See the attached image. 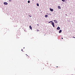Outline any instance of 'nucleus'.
I'll return each mask as SVG.
<instances>
[{"mask_svg": "<svg viewBox=\"0 0 75 75\" xmlns=\"http://www.w3.org/2000/svg\"><path fill=\"white\" fill-rule=\"evenodd\" d=\"M52 25L53 27H55V25H54V23L53 22H52Z\"/></svg>", "mask_w": 75, "mask_h": 75, "instance_id": "nucleus-1", "label": "nucleus"}, {"mask_svg": "<svg viewBox=\"0 0 75 75\" xmlns=\"http://www.w3.org/2000/svg\"><path fill=\"white\" fill-rule=\"evenodd\" d=\"M4 4L5 5H7V4H8V3L7 2H4Z\"/></svg>", "mask_w": 75, "mask_h": 75, "instance_id": "nucleus-2", "label": "nucleus"}, {"mask_svg": "<svg viewBox=\"0 0 75 75\" xmlns=\"http://www.w3.org/2000/svg\"><path fill=\"white\" fill-rule=\"evenodd\" d=\"M50 10L51 11H54V9L51 8H50Z\"/></svg>", "mask_w": 75, "mask_h": 75, "instance_id": "nucleus-3", "label": "nucleus"}, {"mask_svg": "<svg viewBox=\"0 0 75 75\" xmlns=\"http://www.w3.org/2000/svg\"><path fill=\"white\" fill-rule=\"evenodd\" d=\"M29 28H30V30H32V27H31V25L30 26Z\"/></svg>", "mask_w": 75, "mask_h": 75, "instance_id": "nucleus-4", "label": "nucleus"}, {"mask_svg": "<svg viewBox=\"0 0 75 75\" xmlns=\"http://www.w3.org/2000/svg\"><path fill=\"white\" fill-rule=\"evenodd\" d=\"M60 27H57V30H60Z\"/></svg>", "mask_w": 75, "mask_h": 75, "instance_id": "nucleus-5", "label": "nucleus"}, {"mask_svg": "<svg viewBox=\"0 0 75 75\" xmlns=\"http://www.w3.org/2000/svg\"><path fill=\"white\" fill-rule=\"evenodd\" d=\"M58 8H59V9H61V7H60V6H58Z\"/></svg>", "mask_w": 75, "mask_h": 75, "instance_id": "nucleus-6", "label": "nucleus"}, {"mask_svg": "<svg viewBox=\"0 0 75 75\" xmlns=\"http://www.w3.org/2000/svg\"><path fill=\"white\" fill-rule=\"evenodd\" d=\"M55 23H57V21H56V20H54Z\"/></svg>", "mask_w": 75, "mask_h": 75, "instance_id": "nucleus-7", "label": "nucleus"}, {"mask_svg": "<svg viewBox=\"0 0 75 75\" xmlns=\"http://www.w3.org/2000/svg\"><path fill=\"white\" fill-rule=\"evenodd\" d=\"M61 32H62V30H59V33H61Z\"/></svg>", "mask_w": 75, "mask_h": 75, "instance_id": "nucleus-8", "label": "nucleus"}, {"mask_svg": "<svg viewBox=\"0 0 75 75\" xmlns=\"http://www.w3.org/2000/svg\"><path fill=\"white\" fill-rule=\"evenodd\" d=\"M45 17H48V15H46L45 16Z\"/></svg>", "mask_w": 75, "mask_h": 75, "instance_id": "nucleus-9", "label": "nucleus"}, {"mask_svg": "<svg viewBox=\"0 0 75 75\" xmlns=\"http://www.w3.org/2000/svg\"><path fill=\"white\" fill-rule=\"evenodd\" d=\"M62 1H63V2H65V0H62Z\"/></svg>", "mask_w": 75, "mask_h": 75, "instance_id": "nucleus-10", "label": "nucleus"}, {"mask_svg": "<svg viewBox=\"0 0 75 75\" xmlns=\"http://www.w3.org/2000/svg\"><path fill=\"white\" fill-rule=\"evenodd\" d=\"M37 6H39V4H37Z\"/></svg>", "mask_w": 75, "mask_h": 75, "instance_id": "nucleus-11", "label": "nucleus"}, {"mask_svg": "<svg viewBox=\"0 0 75 75\" xmlns=\"http://www.w3.org/2000/svg\"><path fill=\"white\" fill-rule=\"evenodd\" d=\"M28 3H30V1H28Z\"/></svg>", "mask_w": 75, "mask_h": 75, "instance_id": "nucleus-12", "label": "nucleus"}, {"mask_svg": "<svg viewBox=\"0 0 75 75\" xmlns=\"http://www.w3.org/2000/svg\"><path fill=\"white\" fill-rule=\"evenodd\" d=\"M29 17H31L32 16L30 15H29Z\"/></svg>", "mask_w": 75, "mask_h": 75, "instance_id": "nucleus-13", "label": "nucleus"}, {"mask_svg": "<svg viewBox=\"0 0 75 75\" xmlns=\"http://www.w3.org/2000/svg\"><path fill=\"white\" fill-rule=\"evenodd\" d=\"M51 22H52V21H50V22H49V23H51Z\"/></svg>", "mask_w": 75, "mask_h": 75, "instance_id": "nucleus-14", "label": "nucleus"}, {"mask_svg": "<svg viewBox=\"0 0 75 75\" xmlns=\"http://www.w3.org/2000/svg\"><path fill=\"white\" fill-rule=\"evenodd\" d=\"M37 25H38V26H39V25L38 24H37Z\"/></svg>", "mask_w": 75, "mask_h": 75, "instance_id": "nucleus-15", "label": "nucleus"}, {"mask_svg": "<svg viewBox=\"0 0 75 75\" xmlns=\"http://www.w3.org/2000/svg\"><path fill=\"white\" fill-rule=\"evenodd\" d=\"M73 38H75V37H73Z\"/></svg>", "mask_w": 75, "mask_h": 75, "instance_id": "nucleus-16", "label": "nucleus"}, {"mask_svg": "<svg viewBox=\"0 0 75 75\" xmlns=\"http://www.w3.org/2000/svg\"><path fill=\"white\" fill-rule=\"evenodd\" d=\"M11 1V0H10L9 1Z\"/></svg>", "mask_w": 75, "mask_h": 75, "instance_id": "nucleus-17", "label": "nucleus"}, {"mask_svg": "<svg viewBox=\"0 0 75 75\" xmlns=\"http://www.w3.org/2000/svg\"><path fill=\"white\" fill-rule=\"evenodd\" d=\"M23 49H21V51H23Z\"/></svg>", "mask_w": 75, "mask_h": 75, "instance_id": "nucleus-18", "label": "nucleus"}, {"mask_svg": "<svg viewBox=\"0 0 75 75\" xmlns=\"http://www.w3.org/2000/svg\"><path fill=\"white\" fill-rule=\"evenodd\" d=\"M62 38V40L63 39V38Z\"/></svg>", "mask_w": 75, "mask_h": 75, "instance_id": "nucleus-19", "label": "nucleus"}, {"mask_svg": "<svg viewBox=\"0 0 75 75\" xmlns=\"http://www.w3.org/2000/svg\"><path fill=\"white\" fill-rule=\"evenodd\" d=\"M66 16H67V14H66Z\"/></svg>", "mask_w": 75, "mask_h": 75, "instance_id": "nucleus-20", "label": "nucleus"}, {"mask_svg": "<svg viewBox=\"0 0 75 75\" xmlns=\"http://www.w3.org/2000/svg\"><path fill=\"white\" fill-rule=\"evenodd\" d=\"M24 48H25V47H23V49H24Z\"/></svg>", "mask_w": 75, "mask_h": 75, "instance_id": "nucleus-21", "label": "nucleus"}, {"mask_svg": "<svg viewBox=\"0 0 75 75\" xmlns=\"http://www.w3.org/2000/svg\"><path fill=\"white\" fill-rule=\"evenodd\" d=\"M26 55H27V56H28L27 55V54H26Z\"/></svg>", "mask_w": 75, "mask_h": 75, "instance_id": "nucleus-22", "label": "nucleus"}, {"mask_svg": "<svg viewBox=\"0 0 75 75\" xmlns=\"http://www.w3.org/2000/svg\"><path fill=\"white\" fill-rule=\"evenodd\" d=\"M57 67V68H58V67Z\"/></svg>", "mask_w": 75, "mask_h": 75, "instance_id": "nucleus-23", "label": "nucleus"}, {"mask_svg": "<svg viewBox=\"0 0 75 75\" xmlns=\"http://www.w3.org/2000/svg\"><path fill=\"white\" fill-rule=\"evenodd\" d=\"M33 0V1H34V0Z\"/></svg>", "mask_w": 75, "mask_h": 75, "instance_id": "nucleus-24", "label": "nucleus"}, {"mask_svg": "<svg viewBox=\"0 0 75 75\" xmlns=\"http://www.w3.org/2000/svg\"><path fill=\"white\" fill-rule=\"evenodd\" d=\"M66 1H67V0H66Z\"/></svg>", "mask_w": 75, "mask_h": 75, "instance_id": "nucleus-25", "label": "nucleus"}]
</instances>
